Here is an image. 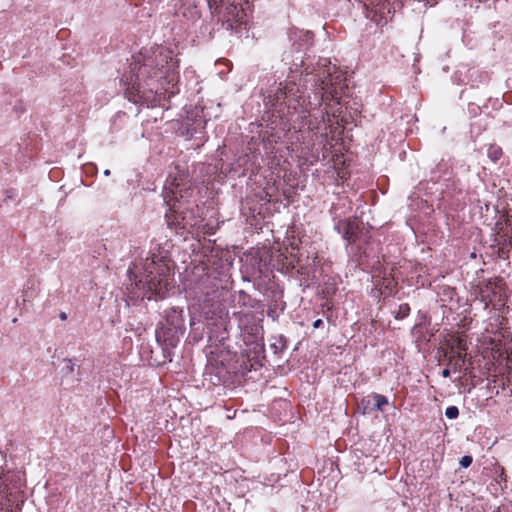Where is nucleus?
Returning <instances> with one entry per match:
<instances>
[{"instance_id":"nucleus-1","label":"nucleus","mask_w":512,"mask_h":512,"mask_svg":"<svg viewBox=\"0 0 512 512\" xmlns=\"http://www.w3.org/2000/svg\"><path fill=\"white\" fill-rule=\"evenodd\" d=\"M179 61L173 49L156 45L142 49L130 65V79L126 98L134 104H146L148 107L160 105L161 96L175 94L172 90L179 80Z\"/></svg>"},{"instance_id":"nucleus-2","label":"nucleus","mask_w":512,"mask_h":512,"mask_svg":"<svg viewBox=\"0 0 512 512\" xmlns=\"http://www.w3.org/2000/svg\"><path fill=\"white\" fill-rule=\"evenodd\" d=\"M323 62L318 63V68L314 69V72L306 74L305 83L314 93L313 101L306 100L296 84L279 87L275 93L276 100L282 101L289 111L293 110L292 113H297L303 120L308 118L306 125L311 131L318 129L320 123L325 122V117L329 116L327 111H320V116L312 119L311 112L318 109L322 103L328 105L334 100L340 103L347 88L343 73L335 66L327 65L326 59Z\"/></svg>"},{"instance_id":"nucleus-3","label":"nucleus","mask_w":512,"mask_h":512,"mask_svg":"<svg viewBox=\"0 0 512 512\" xmlns=\"http://www.w3.org/2000/svg\"><path fill=\"white\" fill-rule=\"evenodd\" d=\"M187 176L184 173H170L165 181L162 196L168 211L165 214L167 225L175 230H187L194 228L198 220L194 216L195 203L184 201L191 196L193 190L187 184Z\"/></svg>"},{"instance_id":"nucleus-4","label":"nucleus","mask_w":512,"mask_h":512,"mask_svg":"<svg viewBox=\"0 0 512 512\" xmlns=\"http://www.w3.org/2000/svg\"><path fill=\"white\" fill-rule=\"evenodd\" d=\"M171 274L170 261L163 256L153 254L146 258L143 264V276L135 281V286L163 298L171 288Z\"/></svg>"},{"instance_id":"nucleus-5","label":"nucleus","mask_w":512,"mask_h":512,"mask_svg":"<svg viewBox=\"0 0 512 512\" xmlns=\"http://www.w3.org/2000/svg\"><path fill=\"white\" fill-rule=\"evenodd\" d=\"M247 0H207L212 15H216L219 21L227 24V28L238 31L242 25L248 22L246 8Z\"/></svg>"},{"instance_id":"nucleus-6","label":"nucleus","mask_w":512,"mask_h":512,"mask_svg":"<svg viewBox=\"0 0 512 512\" xmlns=\"http://www.w3.org/2000/svg\"><path fill=\"white\" fill-rule=\"evenodd\" d=\"M233 315L238 321L241 336L246 344L255 343L261 338L263 332L261 325L263 319L261 317H258L252 311L243 310L234 312Z\"/></svg>"},{"instance_id":"nucleus-7","label":"nucleus","mask_w":512,"mask_h":512,"mask_svg":"<svg viewBox=\"0 0 512 512\" xmlns=\"http://www.w3.org/2000/svg\"><path fill=\"white\" fill-rule=\"evenodd\" d=\"M505 286L506 284L501 278L488 279L478 285V297L484 303L485 309H487L496 298L501 305L505 304Z\"/></svg>"},{"instance_id":"nucleus-8","label":"nucleus","mask_w":512,"mask_h":512,"mask_svg":"<svg viewBox=\"0 0 512 512\" xmlns=\"http://www.w3.org/2000/svg\"><path fill=\"white\" fill-rule=\"evenodd\" d=\"M220 281L216 277L205 275L201 278L199 301H203L205 304L213 305L215 302L223 298L228 290L219 285Z\"/></svg>"},{"instance_id":"nucleus-9","label":"nucleus","mask_w":512,"mask_h":512,"mask_svg":"<svg viewBox=\"0 0 512 512\" xmlns=\"http://www.w3.org/2000/svg\"><path fill=\"white\" fill-rule=\"evenodd\" d=\"M183 331V310L171 308L166 314V327L164 329V335L166 336L165 341H168L171 346H175L178 341V334H183Z\"/></svg>"},{"instance_id":"nucleus-10","label":"nucleus","mask_w":512,"mask_h":512,"mask_svg":"<svg viewBox=\"0 0 512 512\" xmlns=\"http://www.w3.org/2000/svg\"><path fill=\"white\" fill-rule=\"evenodd\" d=\"M361 225L362 223L359 218L354 216L348 219L339 220L335 225V229L338 233L342 234V237L347 240L349 244H354L359 238Z\"/></svg>"},{"instance_id":"nucleus-11","label":"nucleus","mask_w":512,"mask_h":512,"mask_svg":"<svg viewBox=\"0 0 512 512\" xmlns=\"http://www.w3.org/2000/svg\"><path fill=\"white\" fill-rule=\"evenodd\" d=\"M313 37L314 35L311 31L295 30L290 33V38L294 41V45L297 44V50L312 45Z\"/></svg>"},{"instance_id":"nucleus-12","label":"nucleus","mask_w":512,"mask_h":512,"mask_svg":"<svg viewBox=\"0 0 512 512\" xmlns=\"http://www.w3.org/2000/svg\"><path fill=\"white\" fill-rule=\"evenodd\" d=\"M371 398L374 400L373 410H376V411L383 412L384 407L386 405H388V403H389L388 398L386 396H384L382 394H378V393H372L371 395H369L368 397L364 398L361 401V404L364 406L365 409L367 408V405H369Z\"/></svg>"},{"instance_id":"nucleus-13","label":"nucleus","mask_w":512,"mask_h":512,"mask_svg":"<svg viewBox=\"0 0 512 512\" xmlns=\"http://www.w3.org/2000/svg\"><path fill=\"white\" fill-rule=\"evenodd\" d=\"M237 303H238V305H240L242 307L256 308L260 302L256 299L252 298L244 290H240V291H238Z\"/></svg>"},{"instance_id":"nucleus-14","label":"nucleus","mask_w":512,"mask_h":512,"mask_svg":"<svg viewBox=\"0 0 512 512\" xmlns=\"http://www.w3.org/2000/svg\"><path fill=\"white\" fill-rule=\"evenodd\" d=\"M182 14L190 19H198L201 15L197 4L193 0H188L187 3L183 5Z\"/></svg>"},{"instance_id":"nucleus-15","label":"nucleus","mask_w":512,"mask_h":512,"mask_svg":"<svg viewBox=\"0 0 512 512\" xmlns=\"http://www.w3.org/2000/svg\"><path fill=\"white\" fill-rule=\"evenodd\" d=\"M8 490H9L8 485L5 483L3 478L0 476V511H4V510L8 509L9 505H6V502L10 501L8 499V495H9Z\"/></svg>"},{"instance_id":"nucleus-16","label":"nucleus","mask_w":512,"mask_h":512,"mask_svg":"<svg viewBox=\"0 0 512 512\" xmlns=\"http://www.w3.org/2000/svg\"><path fill=\"white\" fill-rule=\"evenodd\" d=\"M487 156L493 162H497L503 156L502 148L497 144H490L487 149Z\"/></svg>"},{"instance_id":"nucleus-17","label":"nucleus","mask_w":512,"mask_h":512,"mask_svg":"<svg viewBox=\"0 0 512 512\" xmlns=\"http://www.w3.org/2000/svg\"><path fill=\"white\" fill-rule=\"evenodd\" d=\"M448 365L453 370V372H462L464 371L466 373L467 367H466V360L463 359H456L449 358Z\"/></svg>"},{"instance_id":"nucleus-18","label":"nucleus","mask_w":512,"mask_h":512,"mask_svg":"<svg viewBox=\"0 0 512 512\" xmlns=\"http://www.w3.org/2000/svg\"><path fill=\"white\" fill-rule=\"evenodd\" d=\"M410 313V306L407 303L400 304L398 307V311L395 313L394 317L396 319H404Z\"/></svg>"},{"instance_id":"nucleus-19","label":"nucleus","mask_w":512,"mask_h":512,"mask_svg":"<svg viewBox=\"0 0 512 512\" xmlns=\"http://www.w3.org/2000/svg\"><path fill=\"white\" fill-rule=\"evenodd\" d=\"M445 416L449 419H456L459 416V409L457 406H449L445 410Z\"/></svg>"},{"instance_id":"nucleus-20","label":"nucleus","mask_w":512,"mask_h":512,"mask_svg":"<svg viewBox=\"0 0 512 512\" xmlns=\"http://www.w3.org/2000/svg\"><path fill=\"white\" fill-rule=\"evenodd\" d=\"M449 358H453L454 360H456V359L466 360V352L457 351V350H455V347H451Z\"/></svg>"},{"instance_id":"nucleus-21","label":"nucleus","mask_w":512,"mask_h":512,"mask_svg":"<svg viewBox=\"0 0 512 512\" xmlns=\"http://www.w3.org/2000/svg\"><path fill=\"white\" fill-rule=\"evenodd\" d=\"M473 458L470 455H465L460 459V466L462 468H468L472 464Z\"/></svg>"},{"instance_id":"nucleus-22","label":"nucleus","mask_w":512,"mask_h":512,"mask_svg":"<svg viewBox=\"0 0 512 512\" xmlns=\"http://www.w3.org/2000/svg\"><path fill=\"white\" fill-rule=\"evenodd\" d=\"M467 349L466 342L463 339L458 338L457 339V346L455 350L465 352Z\"/></svg>"},{"instance_id":"nucleus-23","label":"nucleus","mask_w":512,"mask_h":512,"mask_svg":"<svg viewBox=\"0 0 512 512\" xmlns=\"http://www.w3.org/2000/svg\"><path fill=\"white\" fill-rule=\"evenodd\" d=\"M279 345L280 346H278L276 343H274L271 345V347L274 348L275 350H277V349L282 350L283 348H285L286 345H285V342L283 341V337H280Z\"/></svg>"},{"instance_id":"nucleus-24","label":"nucleus","mask_w":512,"mask_h":512,"mask_svg":"<svg viewBox=\"0 0 512 512\" xmlns=\"http://www.w3.org/2000/svg\"><path fill=\"white\" fill-rule=\"evenodd\" d=\"M451 371H453L450 367L449 368H445L442 370L441 372V375L444 377V378H447L450 376L451 374Z\"/></svg>"},{"instance_id":"nucleus-25","label":"nucleus","mask_w":512,"mask_h":512,"mask_svg":"<svg viewBox=\"0 0 512 512\" xmlns=\"http://www.w3.org/2000/svg\"><path fill=\"white\" fill-rule=\"evenodd\" d=\"M323 325L322 319H317L313 322V328L317 329L320 328Z\"/></svg>"},{"instance_id":"nucleus-26","label":"nucleus","mask_w":512,"mask_h":512,"mask_svg":"<svg viewBox=\"0 0 512 512\" xmlns=\"http://www.w3.org/2000/svg\"><path fill=\"white\" fill-rule=\"evenodd\" d=\"M60 318H61L62 320L66 319V315H65V313H61Z\"/></svg>"},{"instance_id":"nucleus-27","label":"nucleus","mask_w":512,"mask_h":512,"mask_svg":"<svg viewBox=\"0 0 512 512\" xmlns=\"http://www.w3.org/2000/svg\"><path fill=\"white\" fill-rule=\"evenodd\" d=\"M104 174H105L106 176L110 175V170H108V169H107V170H105V171H104Z\"/></svg>"},{"instance_id":"nucleus-28","label":"nucleus","mask_w":512,"mask_h":512,"mask_svg":"<svg viewBox=\"0 0 512 512\" xmlns=\"http://www.w3.org/2000/svg\"><path fill=\"white\" fill-rule=\"evenodd\" d=\"M292 249H298L297 245H294V243H291Z\"/></svg>"},{"instance_id":"nucleus-29","label":"nucleus","mask_w":512,"mask_h":512,"mask_svg":"<svg viewBox=\"0 0 512 512\" xmlns=\"http://www.w3.org/2000/svg\"><path fill=\"white\" fill-rule=\"evenodd\" d=\"M392 282H393V279H389V280H388V284H387V286H386V287H388Z\"/></svg>"}]
</instances>
